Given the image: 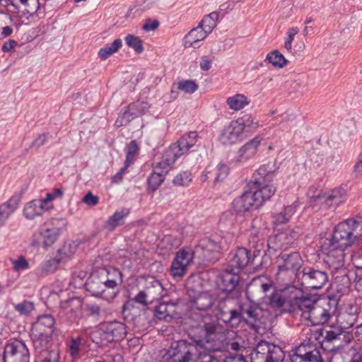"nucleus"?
<instances>
[{
    "label": "nucleus",
    "instance_id": "1",
    "mask_svg": "<svg viewBox=\"0 0 362 362\" xmlns=\"http://www.w3.org/2000/svg\"><path fill=\"white\" fill-rule=\"evenodd\" d=\"M360 222L348 219L340 222L334 228L332 236L322 246L325 263L332 272H339L347 279L344 269L346 250L353 245L360 238L357 229Z\"/></svg>",
    "mask_w": 362,
    "mask_h": 362
},
{
    "label": "nucleus",
    "instance_id": "2",
    "mask_svg": "<svg viewBox=\"0 0 362 362\" xmlns=\"http://www.w3.org/2000/svg\"><path fill=\"white\" fill-rule=\"evenodd\" d=\"M189 298V318L202 327L209 337L212 334L219 333L223 329L218 318V303L216 307L215 315L207 312L214 304V297L207 291H197L190 286L187 287Z\"/></svg>",
    "mask_w": 362,
    "mask_h": 362
},
{
    "label": "nucleus",
    "instance_id": "3",
    "mask_svg": "<svg viewBox=\"0 0 362 362\" xmlns=\"http://www.w3.org/2000/svg\"><path fill=\"white\" fill-rule=\"evenodd\" d=\"M290 311L300 315L313 325H322L328 321L332 312L329 303L320 304L309 297H294L290 301Z\"/></svg>",
    "mask_w": 362,
    "mask_h": 362
},
{
    "label": "nucleus",
    "instance_id": "4",
    "mask_svg": "<svg viewBox=\"0 0 362 362\" xmlns=\"http://www.w3.org/2000/svg\"><path fill=\"white\" fill-rule=\"evenodd\" d=\"M230 299L218 301V318L226 325L231 327H237L242 322L252 327L259 319L261 310L258 308L250 305H240L239 310L230 308Z\"/></svg>",
    "mask_w": 362,
    "mask_h": 362
},
{
    "label": "nucleus",
    "instance_id": "5",
    "mask_svg": "<svg viewBox=\"0 0 362 362\" xmlns=\"http://www.w3.org/2000/svg\"><path fill=\"white\" fill-rule=\"evenodd\" d=\"M107 274L114 279L103 281L99 276L92 275L86 283V288L93 296L111 300L119 293L118 285L122 281V274L115 268L107 271Z\"/></svg>",
    "mask_w": 362,
    "mask_h": 362
},
{
    "label": "nucleus",
    "instance_id": "6",
    "mask_svg": "<svg viewBox=\"0 0 362 362\" xmlns=\"http://www.w3.org/2000/svg\"><path fill=\"white\" fill-rule=\"evenodd\" d=\"M206 262L205 251L202 240L194 250L182 249L178 251L170 267L171 274L174 277H182L187 272V268L193 259Z\"/></svg>",
    "mask_w": 362,
    "mask_h": 362
},
{
    "label": "nucleus",
    "instance_id": "7",
    "mask_svg": "<svg viewBox=\"0 0 362 362\" xmlns=\"http://www.w3.org/2000/svg\"><path fill=\"white\" fill-rule=\"evenodd\" d=\"M252 362H282L284 352L280 346L260 341L250 354Z\"/></svg>",
    "mask_w": 362,
    "mask_h": 362
},
{
    "label": "nucleus",
    "instance_id": "8",
    "mask_svg": "<svg viewBox=\"0 0 362 362\" xmlns=\"http://www.w3.org/2000/svg\"><path fill=\"white\" fill-rule=\"evenodd\" d=\"M302 286L313 290L322 288L328 281L327 274L311 267L304 268L296 274Z\"/></svg>",
    "mask_w": 362,
    "mask_h": 362
},
{
    "label": "nucleus",
    "instance_id": "9",
    "mask_svg": "<svg viewBox=\"0 0 362 362\" xmlns=\"http://www.w3.org/2000/svg\"><path fill=\"white\" fill-rule=\"evenodd\" d=\"M308 194L311 204H325L329 207L339 206L346 197V192L343 187L335 188L328 194H323L321 190L313 192L310 189Z\"/></svg>",
    "mask_w": 362,
    "mask_h": 362
},
{
    "label": "nucleus",
    "instance_id": "10",
    "mask_svg": "<svg viewBox=\"0 0 362 362\" xmlns=\"http://www.w3.org/2000/svg\"><path fill=\"white\" fill-rule=\"evenodd\" d=\"M223 329L219 333L212 334L210 337L207 333L205 334V347L209 351L222 352L227 351H239L244 346L236 340H226L223 338L224 336L222 334Z\"/></svg>",
    "mask_w": 362,
    "mask_h": 362
},
{
    "label": "nucleus",
    "instance_id": "11",
    "mask_svg": "<svg viewBox=\"0 0 362 362\" xmlns=\"http://www.w3.org/2000/svg\"><path fill=\"white\" fill-rule=\"evenodd\" d=\"M4 362H29L30 354L25 344L15 341L2 347Z\"/></svg>",
    "mask_w": 362,
    "mask_h": 362
},
{
    "label": "nucleus",
    "instance_id": "12",
    "mask_svg": "<svg viewBox=\"0 0 362 362\" xmlns=\"http://www.w3.org/2000/svg\"><path fill=\"white\" fill-rule=\"evenodd\" d=\"M272 288V282L264 276L254 278L246 289L247 298L252 301H259L266 298L267 292Z\"/></svg>",
    "mask_w": 362,
    "mask_h": 362
},
{
    "label": "nucleus",
    "instance_id": "13",
    "mask_svg": "<svg viewBox=\"0 0 362 362\" xmlns=\"http://www.w3.org/2000/svg\"><path fill=\"white\" fill-rule=\"evenodd\" d=\"M230 256L227 267L231 268L235 272H240L245 267L253 264L256 257L245 247H238L230 253Z\"/></svg>",
    "mask_w": 362,
    "mask_h": 362
},
{
    "label": "nucleus",
    "instance_id": "14",
    "mask_svg": "<svg viewBox=\"0 0 362 362\" xmlns=\"http://www.w3.org/2000/svg\"><path fill=\"white\" fill-rule=\"evenodd\" d=\"M127 333L125 325L119 322H110L103 325L100 337L103 342L117 341L124 338Z\"/></svg>",
    "mask_w": 362,
    "mask_h": 362
},
{
    "label": "nucleus",
    "instance_id": "15",
    "mask_svg": "<svg viewBox=\"0 0 362 362\" xmlns=\"http://www.w3.org/2000/svg\"><path fill=\"white\" fill-rule=\"evenodd\" d=\"M345 331H341L339 327H329V329H323L320 332L322 338L320 341L321 347L327 351H335L341 346V336H344Z\"/></svg>",
    "mask_w": 362,
    "mask_h": 362
},
{
    "label": "nucleus",
    "instance_id": "16",
    "mask_svg": "<svg viewBox=\"0 0 362 362\" xmlns=\"http://www.w3.org/2000/svg\"><path fill=\"white\" fill-rule=\"evenodd\" d=\"M239 273L231 268L226 267L221 277V289L227 294L231 295L232 298L238 297L240 294V290L238 288L240 281Z\"/></svg>",
    "mask_w": 362,
    "mask_h": 362
},
{
    "label": "nucleus",
    "instance_id": "17",
    "mask_svg": "<svg viewBox=\"0 0 362 362\" xmlns=\"http://www.w3.org/2000/svg\"><path fill=\"white\" fill-rule=\"evenodd\" d=\"M291 362H323L320 351L310 346L300 345L291 356Z\"/></svg>",
    "mask_w": 362,
    "mask_h": 362
},
{
    "label": "nucleus",
    "instance_id": "18",
    "mask_svg": "<svg viewBox=\"0 0 362 362\" xmlns=\"http://www.w3.org/2000/svg\"><path fill=\"white\" fill-rule=\"evenodd\" d=\"M278 268L280 271L300 272L302 265V259L298 252H293L290 254H281L277 257Z\"/></svg>",
    "mask_w": 362,
    "mask_h": 362
},
{
    "label": "nucleus",
    "instance_id": "19",
    "mask_svg": "<svg viewBox=\"0 0 362 362\" xmlns=\"http://www.w3.org/2000/svg\"><path fill=\"white\" fill-rule=\"evenodd\" d=\"M55 320L50 315H44L38 317L37 321L33 323L31 334L37 336H52L54 332Z\"/></svg>",
    "mask_w": 362,
    "mask_h": 362
},
{
    "label": "nucleus",
    "instance_id": "20",
    "mask_svg": "<svg viewBox=\"0 0 362 362\" xmlns=\"http://www.w3.org/2000/svg\"><path fill=\"white\" fill-rule=\"evenodd\" d=\"M298 238V234L293 230L280 232L269 238L268 246L274 250L287 248Z\"/></svg>",
    "mask_w": 362,
    "mask_h": 362
},
{
    "label": "nucleus",
    "instance_id": "21",
    "mask_svg": "<svg viewBox=\"0 0 362 362\" xmlns=\"http://www.w3.org/2000/svg\"><path fill=\"white\" fill-rule=\"evenodd\" d=\"M243 134L242 127L235 120H232L222 129L219 140L224 145L233 144L241 139Z\"/></svg>",
    "mask_w": 362,
    "mask_h": 362
},
{
    "label": "nucleus",
    "instance_id": "22",
    "mask_svg": "<svg viewBox=\"0 0 362 362\" xmlns=\"http://www.w3.org/2000/svg\"><path fill=\"white\" fill-rule=\"evenodd\" d=\"M260 136H256L255 138L246 143L242 146L238 153V155L234 158L233 161L235 163H243L251 158H252L257 153V148L262 141Z\"/></svg>",
    "mask_w": 362,
    "mask_h": 362
},
{
    "label": "nucleus",
    "instance_id": "23",
    "mask_svg": "<svg viewBox=\"0 0 362 362\" xmlns=\"http://www.w3.org/2000/svg\"><path fill=\"white\" fill-rule=\"evenodd\" d=\"M149 298L157 300L164 297L167 292L162 284L155 277L149 276L144 279V288Z\"/></svg>",
    "mask_w": 362,
    "mask_h": 362
},
{
    "label": "nucleus",
    "instance_id": "24",
    "mask_svg": "<svg viewBox=\"0 0 362 362\" xmlns=\"http://www.w3.org/2000/svg\"><path fill=\"white\" fill-rule=\"evenodd\" d=\"M358 308L356 305H350L346 310L337 316L338 327L341 331L351 327L355 324L358 316Z\"/></svg>",
    "mask_w": 362,
    "mask_h": 362
},
{
    "label": "nucleus",
    "instance_id": "25",
    "mask_svg": "<svg viewBox=\"0 0 362 362\" xmlns=\"http://www.w3.org/2000/svg\"><path fill=\"white\" fill-rule=\"evenodd\" d=\"M175 146H170L163 153L162 160L153 165V170L165 175L172 168L175 160L180 157Z\"/></svg>",
    "mask_w": 362,
    "mask_h": 362
},
{
    "label": "nucleus",
    "instance_id": "26",
    "mask_svg": "<svg viewBox=\"0 0 362 362\" xmlns=\"http://www.w3.org/2000/svg\"><path fill=\"white\" fill-rule=\"evenodd\" d=\"M233 209L237 214H243L249 211L251 207L256 206V199L252 191L245 192L233 202Z\"/></svg>",
    "mask_w": 362,
    "mask_h": 362
},
{
    "label": "nucleus",
    "instance_id": "27",
    "mask_svg": "<svg viewBox=\"0 0 362 362\" xmlns=\"http://www.w3.org/2000/svg\"><path fill=\"white\" fill-rule=\"evenodd\" d=\"M44 202L37 199H33L25 204L23 214L27 220H34L37 217L42 216L47 211L43 206Z\"/></svg>",
    "mask_w": 362,
    "mask_h": 362
},
{
    "label": "nucleus",
    "instance_id": "28",
    "mask_svg": "<svg viewBox=\"0 0 362 362\" xmlns=\"http://www.w3.org/2000/svg\"><path fill=\"white\" fill-rule=\"evenodd\" d=\"M209 34L198 25L192 28L185 36L184 46L186 48H197L199 47L198 43L204 40Z\"/></svg>",
    "mask_w": 362,
    "mask_h": 362
},
{
    "label": "nucleus",
    "instance_id": "29",
    "mask_svg": "<svg viewBox=\"0 0 362 362\" xmlns=\"http://www.w3.org/2000/svg\"><path fill=\"white\" fill-rule=\"evenodd\" d=\"M60 230L58 228H46L45 230L40 232V235L42 237V240L40 242L37 240H34L32 245L35 247H50L56 242Z\"/></svg>",
    "mask_w": 362,
    "mask_h": 362
},
{
    "label": "nucleus",
    "instance_id": "30",
    "mask_svg": "<svg viewBox=\"0 0 362 362\" xmlns=\"http://www.w3.org/2000/svg\"><path fill=\"white\" fill-rule=\"evenodd\" d=\"M176 304L173 303H161L155 309V317L159 320L170 322L175 315Z\"/></svg>",
    "mask_w": 362,
    "mask_h": 362
},
{
    "label": "nucleus",
    "instance_id": "31",
    "mask_svg": "<svg viewBox=\"0 0 362 362\" xmlns=\"http://www.w3.org/2000/svg\"><path fill=\"white\" fill-rule=\"evenodd\" d=\"M198 134L197 132H190L188 134L184 135L175 144L170 146H175L176 153L180 157L185 154L191 147L195 145Z\"/></svg>",
    "mask_w": 362,
    "mask_h": 362
},
{
    "label": "nucleus",
    "instance_id": "32",
    "mask_svg": "<svg viewBox=\"0 0 362 362\" xmlns=\"http://www.w3.org/2000/svg\"><path fill=\"white\" fill-rule=\"evenodd\" d=\"M86 343V339L84 337L81 335L72 336L66 344L67 351L70 356L74 359L78 358Z\"/></svg>",
    "mask_w": 362,
    "mask_h": 362
},
{
    "label": "nucleus",
    "instance_id": "33",
    "mask_svg": "<svg viewBox=\"0 0 362 362\" xmlns=\"http://www.w3.org/2000/svg\"><path fill=\"white\" fill-rule=\"evenodd\" d=\"M19 200L11 197L8 201L0 205V227L3 226L10 216L18 208Z\"/></svg>",
    "mask_w": 362,
    "mask_h": 362
},
{
    "label": "nucleus",
    "instance_id": "34",
    "mask_svg": "<svg viewBox=\"0 0 362 362\" xmlns=\"http://www.w3.org/2000/svg\"><path fill=\"white\" fill-rule=\"evenodd\" d=\"M276 170L274 163L269 162L267 164L260 166L254 174V184L259 186L262 184L260 179L269 180Z\"/></svg>",
    "mask_w": 362,
    "mask_h": 362
},
{
    "label": "nucleus",
    "instance_id": "35",
    "mask_svg": "<svg viewBox=\"0 0 362 362\" xmlns=\"http://www.w3.org/2000/svg\"><path fill=\"white\" fill-rule=\"evenodd\" d=\"M296 206L294 204L285 206L281 211L273 216V223L275 228L288 223L296 212Z\"/></svg>",
    "mask_w": 362,
    "mask_h": 362
},
{
    "label": "nucleus",
    "instance_id": "36",
    "mask_svg": "<svg viewBox=\"0 0 362 362\" xmlns=\"http://www.w3.org/2000/svg\"><path fill=\"white\" fill-rule=\"evenodd\" d=\"M275 192L276 187L271 185H267L252 191L255 199H256V207L261 206L265 201L269 199Z\"/></svg>",
    "mask_w": 362,
    "mask_h": 362
},
{
    "label": "nucleus",
    "instance_id": "37",
    "mask_svg": "<svg viewBox=\"0 0 362 362\" xmlns=\"http://www.w3.org/2000/svg\"><path fill=\"white\" fill-rule=\"evenodd\" d=\"M250 103V100L248 98L240 93L228 97L226 100V104L228 105L229 108L234 111L243 109L246 105H248Z\"/></svg>",
    "mask_w": 362,
    "mask_h": 362
},
{
    "label": "nucleus",
    "instance_id": "38",
    "mask_svg": "<svg viewBox=\"0 0 362 362\" xmlns=\"http://www.w3.org/2000/svg\"><path fill=\"white\" fill-rule=\"evenodd\" d=\"M206 255V262H212L217 259L216 255L219 252L220 246L217 243L211 239L202 240Z\"/></svg>",
    "mask_w": 362,
    "mask_h": 362
},
{
    "label": "nucleus",
    "instance_id": "39",
    "mask_svg": "<svg viewBox=\"0 0 362 362\" xmlns=\"http://www.w3.org/2000/svg\"><path fill=\"white\" fill-rule=\"evenodd\" d=\"M33 339V346L36 351L39 352L41 356L46 355L45 352H49V344L51 341L52 336H37L31 334Z\"/></svg>",
    "mask_w": 362,
    "mask_h": 362
},
{
    "label": "nucleus",
    "instance_id": "40",
    "mask_svg": "<svg viewBox=\"0 0 362 362\" xmlns=\"http://www.w3.org/2000/svg\"><path fill=\"white\" fill-rule=\"evenodd\" d=\"M235 121L239 127H242L243 132L244 130L255 131L259 127L258 121L250 114H245Z\"/></svg>",
    "mask_w": 362,
    "mask_h": 362
},
{
    "label": "nucleus",
    "instance_id": "41",
    "mask_svg": "<svg viewBox=\"0 0 362 362\" xmlns=\"http://www.w3.org/2000/svg\"><path fill=\"white\" fill-rule=\"evenodd\" d=\"M129 214L127 209H121L116 211L114 214L109 218L105 223V228L110 230H114L117 226L120 225L122 220Z\"/></svg>",
    "mask_w": 362,
    "mask_h": 362
},
{
    "label": "nucleus",
    "instance_id": "42",
    "mask_svg": "<svg viewBox=\"0 0 362 362\" xmlns=\"http://www.w3.org/2000/svg\"><path fill=\"white\" fill-rule=\"evenodd\" d=\"M219 13L214 11L205 16L199 22V25L208 34H210L217 25Z\"/></svg>",
    "mask_w": 362,
    "mask_h": 362
},
{
    "label": "nucleus",
    "instance_id": "43",
    "mask_svg": "<svg viewBox=\"0 0 362 362\" xmlns=\"http://www.w3.org/2000/svg\"><path fill=\"white\" fill-rule=\"evenodd\" d=\"M122 46V41L121 39H116L110 45H107L105 47L101 48L98 52L99 57L105 60L109 57L117 52Z\"/></svg>",
    "mask_w": 362,
    "mask_h": 362
},
{
    "label": "nucleus",
    "instance_id": "44",
    "mask_svg": "<svg viewBox=\"0 0 362 362\" xmlns=\"http://www.w3.org/2000/svg\"><path fill=\"white\" fill-rule=\"evenodd\" d=\"M266 60L274 66L278 68H283L288 64V60L276 49L268 53L266 57Z\"/></svg>",
    "mask_w": 362,
    "mask_h": 362
},
{
    "label": "nucleus",
    "instance_id": "45",
    "mask_svg": "<svg viewBox=\"0 0 362 362\" xmlns=\"http://www.w3.org/2000/svg\"><path fill=\"white\" fill-rule=\"evenodd\" d=\"M127 108L134 118L145 114L149 108V105L146 102L136 101L131 103Z\"/></svg>",
    "mask_w": 362,
    "mask_h": 362
},
{
    "label": "nucleus",
    "instance_id": "46",
    "mask_svg": "<svg viewBox=\"0 0 362 362\" xmlns=\"http://www.w3.org/2000/svg\"><path fill=\"white\" fill-rule=\"evenodd\" d=\"M208 173L211 174V177H214L215 182H218L223 181L227 177L229 173V168L225 163H218L212 171Z\"/></svg>",
    "mask_w": 362,
    "mask_h": 362
},
{
    "label": "nucleus",
    "instance_id": "47",
    "mask_svg": "<svg viewBox=\"0 0 362 362\" xmlns=\"http://www.w3.org/2000/svg\"><path fill=\"white\" fill-rule=\"evenodd\" d=\"M127 45L140 54L144 51L143 41L137 36L129 34L124 38Z\"/></svg>",
    "mask_w": 362,
    "mask_h": 362
},
{
    "label": "nucleus",
    "instance_id": "48",
    "mask_svg": "<svg viewBox=\"0 0 362 362\" xmlns=\"http://www.w3.org/2000/svg\"><path fill=\"white\" fill-rule=\"evenodd\" d=\"M165 177L163 173L153 170V173L148 179V186L153 191L156 190L164 182Z\"/></svg>",
    "mask_w": 362,
    "mask_h": 362
},
{
    "label": "nucleus",
    "instance_id": "49",
    "mask_svg": "<svg viewBox=\"0 0 362 362\" xmlns=\"http://www.w3.org/2000/svg\"><path fill=\"white\" fill-rule=\"evenodd\" d=\"M266 303L272 308H281L285 305L286 300L280 293H274L267 298Z\"/></svg>",
    "mask_w": 362,
    "mask_h": 362
},
{
    "label": "nucleus",
    "instance_id": "50",
    "mask_svg": "<svg viewBox=\"0 0 362 362\" xmlns=\"http://www.w3.org/2000/svg\"><path fill=\"white\" fill-rule=\"evenodd\" d=\"M192 181V175L188 171L178 173L173 179V182L177 186H187Z\"/></svg>",
    "mask_w": 362,
    "mask_h": 362
},
{
    "label": "nucleus",
    "instance_id": "51",
    "mask_svg": "<svg viewBox=\"0 0 362 362\" xmlns=\"http://www.w3.org/2000/svg\"><path fill=\"white\" fill-rule=\"evenodd\" d=\"M60 259L52 258L44 262L41 267L42 273L48 274L54 272L60 263Z\"/></svg>",
    "mask_w": 362,
    "mask_h": 362
},
{
    "label": "nucleus",
    "instance_id": "52",
    "mask_svg": "<svg viewBox=\"0 0 362 362\" xmlns=\"http://www.w3.org/2000/svg\"><path fill=\"white\" fill-rule=\"evenodd\" d=\"M177 88L186 93H193L198 89V85L193 81L185 80L180 81Z\"/></svg>",
    "mask_w": 362,
    "mask_h": 362
},
{
    "label": "nucleus",
    "instance_id": "53",
    "mask_svg": "<svg viewBox=\"0 0 362 362\" xmlns=\"http://www.w3.org/2000/svg\"><path fill=\"white\" fill-rule=\"evenodd\" d=\"M138 150L139 148L136 141H132L129 146H127V152L125 160V163H127V166H129L130 163L133 161L134 156L138 152Z\"/></svg>",
    "mask_w": 362,
    "mask_h": 362
},
{
    "label": "nucleus",
    "instance_id": "54",
    "mask_svg": "<svg viewBox=\"0 0 362 362\" xmlns=\"http://www.w3.org/2000/svg\"><path fill=\"white\" fill-rule=\"evenodd\" d=\"M15 309L21 315H27L34 309V305L29 301H23L15 305Z\"/></svg>",
    "mask_w": 362,
    "mask_h": 362
},
{
    "label": "nucleus",
    "instance_id": "55",
    "mask_svg": "<svg viewBox=\"0 0 362 362\" xmlns=\"http://www.w3.org/2000/svg\"><path fill=\"white\" fill-rule=\"evenodd\" d=\"M11 262L16 272L25 270L29 268V264L23 256H19L16 259H11Z\"/></svg>",
    "mask_w": 362,
    "mask_h": 362
},
{
    "label": "nucleus",
    "instance_id": "56",
    "mask_svg": "<svg viewBox=\"0 0 362 362\" xmlns=\"http://www.w3.org/2000/svg\"><path fill=\"white\" fill-rule=\"evenodd\" d=\"M133 300L142 305H148L154 301L152 298H148V295L144 288L139 291L138 294L133 298Z\"/></svg>",
    "mask_w": 362,
    "mask_h": 362
},
{
    "label": "nucleus",
    "instance_id": "57",
    "mask_svg": "<svg viewBox=\"0 0 362 362\" xmlns=\"http://www.w3.org/2000/svg\"><path fill=\"white\" fill-rule=\"evenodd\" d=\"M134 117L131 115L129 110L127 109L124 112L120 114L115 121V126L120 127L128 124Z\"/></svg>",
    "mask_w": 362,
    "mask_h": 362
},
{
    "label": "nucleus",
    "instance_id": "58",
    "mask_svg": "<svg viewBox=\"0 0 362 362\" xmlns=\"http://www.w3.org/2000/svg\"><path fill=\"white\" fill-rule=\"evenodd\" d=\"M82 202L85 203L88 206H94L98 204L99 198L98 197L93 195L92 192H88L82 199Z\"/></svg>",
    "mask_w": 362,
    "mask_h": 362
},
{
    "label": "nucleus",
    "instance_id": "59",
    "mask_svg": "<svg viewBox=\"0 0 362 362\" xmlns=\"http://www.w3.org/2000/svg\"><path fill=\"white\" fill-rule=\"evenodd\" d=\"M105 362H123V357L116 352H110L105 355Z\"/></svg>",
    "mask_w": 362,
    "mask_h": 362
},
{
    "label": "nucleus",
    "instance_id": "60",
    "mask_svg": "<svg viewBox=\"0 0 362 362\" xmlns=\"http://www.w3.org/2000/svg\"><path fill=\"white\" fill-rule=\"evenodd\" d=\"M160 25L158 20L146 19L145 23L142 26V29L145 31L155 30Z\"/></svg>",
    "mask_w": 362,
    "mask_h": 362
},
{
    "label": "nucleus",
    "instance_id": "61",
    "mask_svg": "<svg viewBox=\"0 0 362 362\" xmlns=\"http://www.w3.org/2000/svg\"><path fill=\"white\" fill-rule=\"evenodd\" d=\"M87 310L89 314L93 317H100L104 313V311L101 310L100 306L95 304L88 305Z\"/></svg>",
    "mask_w": 362,
    "mask_h": 362
},
{
    "label": "nucleus",
    "instance_id": "62",
    "mask_svg": "<svg viewBox=\"0 0 362 362\" xmlns=\"http://www.w3.org/2000/svg\"><path fill=\"white\" fill-rule=\"evenodd\" d=\"M20 2L30 9L28 12L34 13L40 8L38 0H31V2L33 3V6H31L30 3H29V0H20Z\"/></svg>",
    "mask_w": 362,
    "mask_h": 362
},
{
    "label": "nucleus",
    "instance_id": "63",
    "mask_svg": "<svg viewBox=\"0 0 362 362\" xmlns=\"http://www.w3.org/2000/svg\"><path fill=\"white\" fill-rule=\"evenodd\" d=\"M164 241L167 243H170L172 247H177L181 245L182 243L180 238L173 236L171 235L165 236Z\"/></svg>",
    "mask_w": 362,
    "mask_h": 362
},
{
    "label": "nucleus",
    "instance_id": "64",
    "mask_svg": "<svg viewBox=\"0 0 362 362\" xmlns=\"http://www.w3.org/2000/svg\"><path fill=\"white\" fill-rule=\"evenodd\" d=\"M212 61L207 57L203 56L201 57L200 69L202 71H208L211 69Z\"/></svg>",
    "mask_w": 362,
    "mask_h": 362
}]
</instances>
